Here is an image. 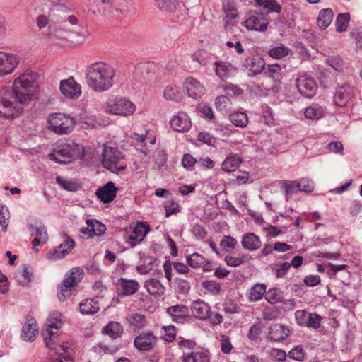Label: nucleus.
<instances>
[{"mask_svg":"<svg viewBox=\"0 0 362 362\" xmlns=\"http://www.w3.org/2000/svg\"><path fill=\"white\" fill-rule=\"evenodd\" d=\"M45 328L42 330L46 346L55 351L52 354L50 362H72L70 356L66 355L69 349L68 345L58 344L59 330L62 326L60 313L54 311L47 319Z\"/></svg>","mask_w":362,"mask_h":362,"instance_id":"nucleus-1","label":"nucleus"},{"mask_svg":"<svg viewBox=\"0 0 362 362\" xmlns=\"http://www.w3.org/2000/svg\"><path fill=\"white\" fill-rule=\"evenodd\" d=\"M115 76V69L103 62H94L86 69L87 85L96 93L109 90L113 86Z\"/></svg>","mask_w":362,"mask_h":362,"instance_id":"nucleus-2","label":"nucleus"},{"mask_svg":"<svg viewBox=\"0 0 362 362\" xmlns=\"http://www.w3.org/2000/svg\"><path fill=\"white\" fill-rule=\"evenodd\" d=\"M102 152V146L98 145L96 148L81 146L73 141L68 139H59L57 141L52 148V151L49 153V158H57V157H66L67 158H76L86 156L93 158L99 156Z\"/></svg>","mask_w":362,"mask_h":362,"instance_id":"nucleus-3","label":"nucleus"},{"mask_svg":"<svg viewBox=\"0 0 362 362\" xmlns=\"http://www.w3.org/2000/svg\"><path fill=\"white\" fill-rule=\"evenodd\" d=\"M28 101L9 88L0 90V117L11 119L19 117L23 111V105Z\"/></svg>","mask_w":362,"mask_h":362,"instance_id":"nucleus-4","label":"nucleus"},{"mask_svg":"<svg viewBox=\"0 0 362 362\" xmlns=\"http://www.w3.org/2000/svg\"><path fill=\"white\" fill-rule=\"evenodd\" d=\"M78 22V19L74 16H69L66 21L59 23V30L54 32L55 36L66 40L74 45L83 44L88 33L81 26H76Z\"/></svg>","mask_w":362,"mask_h":362,"instance_id":"nucleus-5","label":"nucleus"},{"mask_svg":"<svg viewBox=\"0 0 362 362\" xmlns=\"http://www.w3.org/2000/svg\"><path fill=\"white\" fill-rule=\"evenodd\" d=\"M76 125L74 117L64 113H54L49 115L47 119V128L59 135L71 133Z\"/></svg>","mask_w":362,"mask_h":362,"instance_id":"nucleus-6","label":"nucleus"},{"mask_svg":"<svg viewBox=\"0 0 362 362\" xmlns=\"http://www.w3.org/2000/svg\"><path fill=\"white\" fill-rule=\"evenodd\" d=\"M83 277V270L79 267L73 268L65 276L64 279L59 286L57 297L60 301H64L71 294V288L77 285Z\"/></svg>","mask_w":362,"mask_h":362,"instance_id":"nucleus-7","label":"nucleus"},{"mask_svg":"<svg viewBox=\"0 0 362 362\" xmlns=\"http://www.w3.org/2000/svg\"><path fill=\"white\" fill-rule=\"evenodd\" d=\"M105 110L112 115L128 117L135 112L136 105L126 98L117 96L107 102Z\"/></svg>","mask_w":362,"mask_h":362,"instance_id":"nucleus-8","label":"nucleus"},{"mask_svg":"<svg viewBox=\"0 0 362 362\" xmlns=\"http://www.w3.org/2000/svg\"><path fill=\"white\" fill-rule=\"evenodd\" d=\"M34 84L35 78L33 76L23 74L15 79L13 88L11 90L18 93L19 96L25 98V100L28 101L33 95L30 92V88L33 87Z\"/></svg>","mask_w":362,"mask_h":362,"instance_id":"nucleus-9","label":"nucleus"},{"mask_svg":"<svg viewBox=\"0 0 362 362\" xmlns=\"http://www.w3.org/2000/svg\"><path fill=\"white\" fill-rule=\"evenodd\" d=\"M269 20L262 13L250 12L247 13L242 25L248 30L264 32L267 29Z\"/></svg>","mask_w":362,"mask_h":362,"instance_id":"nucleus-10","label":"nucleus"},{"mask_svg":"<svg viewBox=\"0 0 362 362\" xmlns=\"http://www.w3.org/2000/svg\"><path fill=\"white\" fill-rule=\"evenodd\" d=\"M299 93L306 97L312 98L317 92V83L315 79L306 74L300 76L296 81Z\"/></svg>","mask_w":362,"mask_h":362,"instance_id":"nucleus-11","label":"nucleus"},{"mask_svg":"<svg viewBox=\"0 0 362 362\" xmlns=\"http://www.w3.org/2000/svg\"><path fill=\"white\" fill-rule=\"evenodd\" d=\"M213 69L216 76L221 80H227L235 76L238 71L231 63L221 60L214 62Z\"/></svg>","mask_w":362,"mask_h":362,"instance_id":"nucleus-12","label":"nucleus"},{"mask_svg":"<svg viewBox=\"0 0 362 362\" xmlns=\"http://www.w3.org/2000/svg\"><path fill=\"white\" fill-rule=\"evenodd\" d=\"M19 63L18 57L11 53L0 52V76L11 74Z\"/></svg>","mask_w":362,"mask_h":362,"instance_id":"nucleus-13","label":"nucleus"},{"mask_svg":"<svg viewBox=\"0 0 362 362\" xmlns=\"http://www.w3.org/2000/svg\"><path fill=\"white\" fill-rule=\"evenodd\" d=\"M173 129L179 132H187L192 127V121L189 116L183 111H179L173 115L170 120Z\"/></svg>","mask_w":362,"mask_h":362,"instance_id":"nucleus-14","label":"nucleus"},{"mask_svg":"<svg viewBox=\"0 0 362 362\" xmlns=\"http://www.w3.org/2000/svg\"><path fill=\"white\" fill-rule=\"evenodd\" d=\"M60 90L66 98L77 99L81 95V86L73 77H70L61 81Z\"/></svg>","mask_w":362,"mask_h":362,"instance_id":"nucleus-15","label":"nucleus"},{"mask_svg":"<svg viewBox=\"0 0 362 362\" xmlns=\"http://www.w3.org/2000/svg\"><path fill=\"white\" fill-rule=\"evenodd\" d=\"M150 228L148 225L144 222L138 223L134 228L131 234L126 238V243L131 247H134L136 245L141 243Z\"/></svg>","mask_w":362,"mask_h":362,"instance_id":"nucleus-16","label":"nucleus"},{"mask_svg":"<svg viewBox=\"0 0 362 362\" xmlns=\"http://www.w3.org/2000/svg\"><path fill=\"white\" fill-rule=\"evenodd\" d=\"M184 88L187 95L194 99H199L205 93L204 86L192 76H188L185 78Z\"/></svg>","mask_w":362,"mask_h":362,"instance_id":"nucleus-17","label":"nucleus"},{"mask_svg":"<svg viewBox=\"0 0 362 362\" xmlns=\"http://www.w3.org/2000/svg\"><path fill=\"white\" fill-rule=\"evenodd\" d=\"M148 132L144 130L141 133L134 132L131 136L132 142L136 148L141 151L143 156H148V148L146 146L147 142L150 144H153L155 142L154 138H150L148 136Z\"/></svg>","mask_w":362,"mask_h":362,"instance_id":"nucleus-18","label":"nucleus"},{"mask_svg":"<svg viewBox=\"0 0 362 362\" xmlns=\"http://www.w3.org/2000/svg\"><path fill=\"white\" fill-rule=\"evenodd\" d=\"M101 4L109 13L125 14L129 11V0H101Z\"/></svg>","mask_w":362,"mask_h":362,"instance_id":"nucleus-19","label":"nucleus"},{"mask_svg":"<svg viewBox=\"0 0 362 362\" xmlns=\"http://www.w3.org/2000/svg\"><path fill=\"white\" fill-rule=\"evenodd\" d=\"M117 192V189L115 184L110 181L99 187L95 192V195L103 203H110L115 198Z\"/></svg>","mask_w":362,"mask_h":362,"instance_id":"nucleus-20","label":"nucleus"},{"mask_svg":"<svg viewBox=\"0 0 362 362\" xmlns=\"http://www.w3.org/2000/svg\"><path fill=\"white\" fill-rule=\"evenodd\" d=\"M354 94V88L349 84H344L339 87L334 95V103L339 107H344L351 99Z\"/></svg>","mask_w":362,"mask_h":362,"instance_id":"nucleus-21","label":"nucleus"},{"mask_svg":"<svg viewBox=\"0 0 362 362\" xmlns=\"http://www.w3.org/2000/svg\"><path fill=\"white\" fill-rule=\"evenodd\" d=\"M155 337L151 332H142L134 339V345L141 351H147L153 348Z\"/></svg>","mask_w":362,"mask_h":362,"instance_id":"nucleus-22","label":"nucleus"},{"mask_svg":"<svg viewBox=\"0 0 362 362\" xmlns=\"http://www.w3.org/2000/svg\"><path fill=\"white\" fill-rule=\"evenodd\" d=\"M191 310L192 315L199 320H206L211 314L210 306L200 300H196L192 303Z\"/></svg>","mask_w":362,"mask_h":362,"instance_id":"nucleus-23","label":"nucleus"},{"mask_svg":"<svg viewBox=\"0 0 362 362\" xmlns=\"http://www.w3.org/2000/svg\"><path fill=\"white\" fill-rule=\"evenodd\" d=\"M166 312L171 317L172 320L175 322H182L189 315L187 307L180 304L168 307L166 309Z\"/></svg>","mask_w":362,"mask_h":362,"instance_id":"nucleus-24","label":"nucleus"},{"mask_svg":"<svg viewBox=\"0 0 362 362\" xmlns=\"http://www.w3.org/2000/svg\"><path fill=\"white\" fill-rule=\"evenodd\" d=\"M117 286L120 290V295L122 296L134 294L139 289V284L135 280H129L124 278H120Z\"/></svg>","mask_w":362,"mask_h":362,"instance_id":"nucleus-25","label":"nucleus"},{"mask_svg":"<svg viewBox=\"0 0 362 362\" xmlns=\"http://www.w3.org/2000/svg\"><path fill=\"white\" fill-rule=\"evenodd\" d=\"M241 244L244 249L255 251L261 247L262 242L259 237L254 233H247L243 235Z\"/></svg>","mask_w":362,"mask_h":362,"instance_id":"nucleus-26","label":"nucleus"},{"mask_svg":"<svg viewBox=\"0 0 362 362\" xmlns=\"http://www.w3.org/2000/svg\"><path fill=\"white\" fill-rule=\"evenodd\" d=\"M288 336V329L280 324L270 327L267 338L273 341H281Z\"/></svg>","mask_w":362,"mask_h":362,"instance_id":"nucleus-27","label":"nucleus"},{"mask_svg":"<svg viewBox=\"0 0 362 362\" xmlns=\"http://www.w3.org/2000/svg\"><path fill=\"white\" fill-rule=\"evenodd\" d=\"M183 362H210L209 353L206 349L194 351L182 356Z\"/></svg>","mask_w":362,"mask_h":362,"instance_id":"nucleus-28","label":"nucleus"},{"mask_svg":"<svg viewBox=\"0 0 362 362\" xmlns=\"http://www.w3.org/2000/svg\"><path fill=\"white\" fill-rule=\"evenodd\" d=\"M144 287L151 295L162 296L165 293V288L156 279H150L144 283Z\"/></svg>","mask_w":362,"mask_h":362,"instance_id":"nucleus-29","label":"nucleus"},{"mask_svg":"<svg viewBox=\"0 0 362 362\" xmlns=\"http://www.w3.org/2000/svg\"><path fill=\"white\" fill-rule=\"evenodd\" d=\"M102 333L109 336L112 339H115L122 336L123 327L117 322L111 321L103 328Z\"/></svg>","mask_w":362,"mask_h":362,"instance_id":"nucleus-30","label":"nucleus"},{"mask_svg":"<svg viewBox=\"0 0 362 362\" xmlns=\"http://www.w3.org/2000/svg\"><path fill=\"white\" fill-rule=\"evenodd\" d=\"M79 308L83 315H93L100 310L98 303L93 298H86L81 302Z\"/></svg>","mask_w":362,"mask_h":362,"instance_id":"nucleus-31","label":"nucleus"},{"mask_svg":"<svg viewBox=\"0 0 362 362\" xmlns=\"http://www.w3.org/2000/svg\"><path fill=\"white\" fill-rule=\"evenodd\" d=\"M37 24L38 28L40 29L45 26H48L49 35H55L54 32L56 30H59V24L57 25L56 23H54L50 15L49 16L44 15L39 16L37 18Z\"/></svg>","mask_w":362,"mask_h":362,"instance_id":"nucleus-32","label":"nucleus"},{"mask_svg":"<svg viewBox=\"0 0 362 362\" xmlns=\"http://www.w3.org/2000/svg\"><path fill=\"white\" fill-rule=\"evenodd\" d=\"M333 17L334 13L331 8L321 10L317 17V25L320 29H326L331 24Z\"/></svg>","mask_w":362,"mask_h":362,"instance_id":"nucleus-33","label":"nucleus"},{"mask_svg":"<svg viewBox=\"0 0 362 362\" xmlns=\"http://www.w3.org/2000/svg\"><path fill=\"white\" fill-rule=\"evenodd\" d=\"M37 333V329L35 322H26L21 332V338L25 341H33Z\"/></svg>","mask_w":362,"mask_h":362,"instance_id":"nucleus-34","label":"nucleus"},{"mask_svg":"<svg viewBox=\"0 0 362 362\" xmlns=\"http://www.w3.org/2000/svg\"><path fill=\"white\" fill-rule=\"evenodd\" d=\"M291 52V49L286 47L284 44L279 43L276 47L269 49L268 54L269 57L275 59H280L286 56H288Z\"/></svg>","mask_w":362,"mask_h":362,"instance_id":"nucleus-35","label":"nucleus"},{"mask_svg":"<svg viewBox=\"0 0 362 362\" xmlns=\"http://www.w3.org/2000/svg\"><path fill=\"white\" fill-rule=\"evenodd\" d=\"M32 273L29 272L28 267L24 266L23 269L18 270L14 274L16 281L21 286H27L31 281Z\"/></svg>","mask_w":362,"mask_h":362,"instance_id":"nucleus-36","label":"nucleus"},{"mask_svg":"<svg viewBox=\"0 0 362 362\" xmlns=\"http://www.w3.org/2000/svg\"><path fill=\"white\" fill-rule=\"evenodd\" d=\"M304 114L308 119L317 120L324 116V110L319 105L313 104L305 109Z\"/></svg>","mask_w":362,"mask_h":362,"instance_id":"nucleus-37","label":"nucleus"},{"mask_svg":"<svg viewBox=\"0 0 362 362\" xmlns=\"http://www.w3.org/2000/svg\"><path fill=\"white\" fill-rule=\"evenodd\" d=\"M230 122L236 127H245L248 123V117L243 112H234L229 116Z\"/></svg>","mask_w":362,"mask_h":362,"instance_id":"nucleus-38","label":"nucleus"},{"mask_svg":"<svg viewBox=\"0 0 362 362\" xmlns=\"http://www.w3.org/2000/svg\"><path fill=\"white\" fill-rule=\"evenodd\" d=\"M28 228L30 231V234L32 236H35V238H41L42 239V241L48 240L47 228L43 224L40 223L37 226L29 224Z\"/></svg>","mask_w":362,"mask_h":362,"instance_id":"nucleus-39","label":"nucleus"},{"mask_svg":"<svg viewBox=\"0 0 362 362\" xmlns=\"http://www.w3.org/2000/svg\"><path fill=\"white\" fill-rule=\"evenodd\" d=\"M266 286L263 284H256L250 291L249 299L250 301H257L265 296Z\"/></svg>","mask_w":362,"mask_h":362,"instance_id":"nucleus-40","label":"nucleus"},{"mask_svg":"<svg viewBox=\"0 0 362 362\" xmlns=\"http://www.w3.org/2000/svg\"><path fill=\"white\" fill-rule=\"evenodd\" d=\"M271 269L277 278L284 277L291 268L288 262H277L271 265Z\"/></svg>","mask_w":362,"mask_h":362,"instance_id":"nucleus-41","label":"nucleus"},{"mask_svg":"<svg viewBox=\"0 0 362 362\" xmlns=\"http://www.w3.org/2000/svg\"><path fill=\"white\" fill-rule=\"evenodd\" d=\"M71 250H68L67 249H59V245L54 249L49 250L47 255L46 258L50 262H56L57 260L62 259L66 255H67Z\"/></svg>","mask_w":362,"mask_h":362,"instance_id":"nucleus-42","label":"nucleus"},{"mask_svg":"<svg viewBox=\"0 0 362 362\" xmlns=\"http://www.w3.org/2000/svg\"><path fill=\"white\" fill-rule=\"evenodd\" d=\"M187 265L192 268H198L202 267L206 262V259L199 253L191 254L186 257Z\"/></svg>","mask_w":362,"mask_h":362,"instance_id":"nucleus-43","label":"nucleus"},{"mask_svg":"<svg viewBox=\"0 0 362 362\" xmlns=\"http://www.w3.org/2000/svg\"><path fill=\"white\" fill-rule=\"evenodd\" d=\"M231 101L226 95H219L215 99V106L218 111L226 112L230 108Z\"/></svg>","mask_w":362,"mask_h":362,"instance_id":"nucleus-44","label":"nucleus"},{"mask_svg":"<svg viewBox=\"0 0 362 362\" xmlns=\"http://www.w3.org/2000/svg\"><path fill=\"white\" fill-rule=\"evenodd\" d=\"M296 188L300 192L310 193L314 190L315 184L313 180L303 177L297 181Z\"/></svg>","mask_w":362,"mask_h":362,"instance_id":"nucleus-45","label":"nucleus"},{"mask_svg":"<svg viewBox=\"0 0 362 362\" xmlns=\"http://www.w3.org/2000/svg\"><path fill=\"white\" fill-rule=\"evenodd\" d=\"M350 16L349 13H340L337 16L335 26L337 32L345 31L349 23Z\"/></svg>","mask_w":362,"mask_h":362,"instance_id":"nucleus-46","label":"nucleus"},{"mask_svg":"<svg viewBox=\"0 0 362 362\" xmlns=\"http://www.w3.org/2000/svg\"><path fill=\"white\" fill-rule=\"evenodd\" d=\"M127 319L129 323L137 329H141L146 325L145 316L140 313L132 314Z\"/></svg>","mask_w":362,"mask_h":362,"instance_id":"nucleus-47","label":"nucleus"},{"mask_svg":"<svg viewBox=\"0 0 362 362\" xmlns=\"http://www.w3.org/2000/svg\"><path fill=\"white\" fill-rule=\"evenodd\" d=\"M264 298L269 303L276 304L281 301V292L276 288H270L268 291H266Z\"/></svg>","mask_w":362,"mask_h":362,"instance_id":"nucleus-48","label":"nucleus"},{"mask_svg":"<svg viewBox=\"0 0 362 362\" xmlns=\"http://www.w3.org/2000/svg\"><path fill=\"white\" fill-rule=\"evenodd\" d=\"M56 182L62 188L69 192H76L80 187V185L78 184L71 180H64L60 176H57L56 177Z\"/></svg>","mask_w":362,"mask_h":362,"instance_id":"nucleus-49","label":"nucleus"},{"mask_svg":"<svg viewBox=\"0 0 362 362\" xmlns=\"http://www.w3.org/2000/svg\"><path fill=\"white\" fill-rule=\"evenodd\" d=\"M322 320V317L317 313H309L305 327L317 329L320 327Z\"/></svg>","mask_w":362,"mask_h":362,"instance_id":"nucleus-50","label":"nucleus"},{"mask_svg":"<svg viewBox=\"0 0 362 362\" xmlns=\"http://www.w3.org/2000/svg\"><path fill=\"white\" fill-rule=\"evenodd\" d=\"M102 158H122L117 148L102 146Z\"/></svg>","mask_w":362,"mask_h":362,"instance_id":"nucleus-51","label":"nucleus"},{"mask_svg":"<svg viewBox=\"0 0 362 362\" xmlns=\"http://www.w3.org/2000/svg\"><path fill=\"white\" fill-rule=\"evenodd\" d=\"M103 166L114 173H119V171L124 170L126 166L124 165H119L118 160H102Z\"/></svg>","mask_w":362,"mask_h":362,"instance_id":"nucleus-52","label":"nucleus"},{"mask_svg":"<svg viewBox=\"0 0 362 362\" xmlns=\"http://www.w3.org/2000/svg\"><path fill=\"white\" fill-rule=\"evenodd\" d=\"M257 4L263 6L268 9L269 11L280 13L281 8V6L276 2V0H255Z\"/></svg>","mask_w":362,"mask_h":362,"instance_id":"nucleus-53","label":"nucleus"},{"mask_svg":"<svg viewBox=\"0 0 362 362\" xmlns=\"http://www.w3.org/2000/svg\"><path fill=\"white\" fill-rule=\"evenodd\" d=\"M288 356L297 361L302 362L305 360V352L302 346H296L288 354Z\"/></svg>","mask_w":362,"mask_h":362,"instance_id":"nucleus-54","label":"nucleus"},{"mask_svg":"<svg viewBox=\"0 0 362 362\" xmlns=\"http://www.w3.org/2000/svg\"><path fill=\"white\" fill-rule=\"evenodd\" d=\"M163 96L166 100L176 101L179 99V90L176 86H167L163 91Z\"/></svg>","mask_w":362,"mask_h":362,"instance_id":"nucleus-55","label":"nucleus"},{"mask_svg":"<svg viewBox=\"0 0 362 362\" xmlns=\"http://www.w3.org/2000/svg\"><path fill=\"white\" fill-rule=\"evenodd\" d=\"M225 92V93L230 96H238L243 94V90L238 86L237 85L233 83H226L221 86Z\"/></svg>","mask_w":362,"mask_h":362,"instance_id":"nucleus-56","label":"nucleus"},{"mask_svg":"<svg viewBox=\"0 0 362 362\" xmlns=\"http://www.w3.org/2000/svg\"><path fill=\"white\" fill-rule=\"evenodd\" d=\"M250 63L249 64L250 69L255 75L260 74L264 67V62L262 59L257 57L249 59Z\"/></svg>","mask_w":362,"mask_h":362,"instance_id":"nucleus-57","label":"nucleus"},{"mask_svg":"<svg viewBox=\"0 0 362 362\" xmlns=\"http://www.w3.org/2000/svg\"><path fill=\"white\" fill-rule=\"evenodd\" d=\"M153 258L150 257H145L142 259V263L136 267V269L140 274H146L152 269Z\"/></svg>","mask_w":362,"mask_h":362,"instance_id":"nucleus-58","label":"nucleus"},{"mask_svg":"<svg viewBox=\"0 0 362 362\" xmlns=\"http://www.w3.org/2000/svg\"><path fill=\"white\" fill-rule=\"evenodd\" d=\"M10 214L8 209L5 205H0V225L3 231H6Z\"/></svg>","mask_w":362,"mask_h":362,"instance_id":"nucleus-59","label":"nucleus"},{"mask_svg":"<svg viewBox=\"0 0 362 362\" xmlns=\"http://www.w3.org/2000/svg\"><path fill=\"white\" fill-rule=\"evenodd\" d=\"M202 286L207 291L210 292L213 295H218L221 291L220 284L214 281L208 280L202 282Z\"/></svg>","mask_w":362,"mask_h":362,"instance_id":"nucleus-60","label":"nucleus"},{"mask_svg":"<svg viewBox=\"0 0 362 362\" xmlns=\"http://www.w3.org/2000/svg\"><path fill=\"white\" fill-rule=\"evenodd\" d=\"M86 224L90 225L91 231L93 232L92 234H93L94 236H99L103 234L106 229L105 225L102 224L101 223L96 220H87Z\"/></svg>","mask_w":362,"mask_h":362,"instance_id":"nucleus-61","label":"nucleus"},{"mask_svg":"<svg viewBox=\"0 0 362 362\" xmlns=\"http://www.w3.org/2000/svg\"><path fill=\"white\" fill-rule=\"evenodd\" d=\"M197 110L200 114L201 117L212 119L214 117L211 107L206 103H200L197 105Z\"/></svg>","mask_w":362,"mask_h":362,"instance_id":"nucleus-62","label":"nucleus"},{"mask_svg":"<svg viewBox=\"0 0 362 362\" xmlns=\"http://www.w3.org/2000/svg\"><path fill=\"white\" fill-rule=\"evenodd\" d=\"M156 6L162 11H173L175 8V0H155Z\"/></svg>","mask_w":362,"mask_h":362,"instance_id":"nucleus-63","label":"nucleus"},{"mask_svg":"<svg viewBox=\"0 0 362 362\" xmlns=\"http://www.w3.org/2000/svg\"><path fill=\"white\" fill-rule=\"evenodd\" d=\"M176 335V329L175 326L170 325L163 327L162 338L168 341L171 342L173 341Z\"/></svg>","mask_w":362,"mask_h":362,"instance_id":"nucleus-64","label":"nucleus"}]
</instances>
